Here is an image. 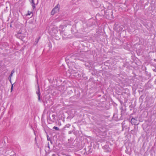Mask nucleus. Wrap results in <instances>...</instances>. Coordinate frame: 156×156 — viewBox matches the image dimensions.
Listing matches in <instances>:
<instances>
[{
    "instance_id": "f8f14e48",
    "label": "nucleus",
    "mask_w": 156,
    "mask_h": 156,
    "mask_svg": "<svg viewBox=\"0 0 156 156\" xmlns=\"http://www.w3.org/2000/svg\"><path fill=\"white\" fill-rule=\"evenodd\" d=\"M12 77V76H9V80L11 83V77Z\"/></svg>"
},
{
    "instance_id": "a211bd4d",
    "label": "nucleus",
    "mask_w": 156,
    "mask_h": 156,
    "mask_svg": "<svg viewBox=\"0 0 156 156\" xmlns=\"http://www.w3.org/2000/svg\"><path fill=\"white\" fill-rule=\"evenodd\" d=\"M47 140H49V139L48 136V135L47 136Z\"/></svg>"
},
{
    "instance_id": "9d476101",
    "label": "nucleus",
    "mask_w": 156,
    "mask_h": 156,
    "mask_svg": "<svg viewBox=\"0 0 156 156\" xmlns=\"http://www.w3.org/2000/svg\"><path fill=\"white\" fill-rule=\"evenodd\" d=\"M119 29H117V30H118L119 31L122 30V27H120V26H119Z\"/></svg>"
},
{
    "instance_id": "423d86ee",
    "label": "nucleus",
    "mask_w": 156,
    "mask_h": 156,
    "mask_svg": "<svg viewBox=\"0 0 156 156\" xmlns=\"http://www.w3.org/2000/svg\"><path fill=\"white\" fill-rule=\"evenodd\" d=\"M16 36L18 38L20 39H22L23 38L22 36H21V34L20 33H18L16 34Z\"/></svg>"
},
{
    "instance_id": "4468645a",
    "label": "nucleus",
    "mask_w": 156,
    "mask_h": 156,
    "mask_svg": "<svg viewBox=\"0 0 156 156\" xmlns=\"http://www.w3.org/2000/svg\"><path fill=\"white\" fill-rule=\"evenodd\" d=\"M77 54H75V55H72V56H71V58H74V57H75V56H76V55H77Z\"/></svg>"
},
{
    "instance_id": "f257e3e1",
    "label": "nucleus",
    "mask_w": 156,
    "mask_h": 156,
    "mask_svg": "<svg viewBox=\"0 0 156 156\" xmlns=\"http://www.w3.org/2000/svg\"><path fill=\"white\" fill-rule=\"evenodd\" d=\"M60 7V5H59L58 4L51 11V15H54L55 13L58 12L59 10Z\"/></svg>"
},
{
    "instance_id": "39448f33",
    "label": "nucleus",
    "mask_w": 156,
    "mask_h": 156,
    "mask_svg": "<svg viewBox=\"0 0 156 156\" xmlns=\"http://www.w3.org/2000/svg\"><path fill=\"white\" fill-rule=\"evenodd\" d=\"M29 1L31 3V5L32 6L33 9H34L35 8V5L34 3V0H29Z\"/></svg>"
},
{
    "instance_id": "f03ea898",
    "label": "nucleus",
    "mask_w": 156,
    "mask_h": 156,
    "mask_svg": "<svg viewBox=\"0 0 156 156\" xmlns=\"http://www.w3.org/2000/svg\"><path fill=\"white\" fill-rule=\"evenodd\" d=\"M63 38H66L68 36V34L65 30L62 31L60 32Z\"/></svg>"
},
{
    "instance_id": "2eb2a0df",
    "label": "nucleus",
    "mask_w": 156,
    "mask_h": 156,
    "mask_svg": "<svg viewBox=\"0 0 156 156\" xmlns=\"http://www.w3.org/2000/svg\"><path fill=\"white\" fill-rule=\"evenodd\" d=\"M70 126V125L67 124L66 126V127L67 128H69Z\"/></svg>"
},
{
    "instance_id": "f3484780",
    "label": "nucleus",
    "mask_w": 156,
    "mask_h": 156,
    "mask_svg": "<svg viewBox=\"0 0 156 156\" xmlns=\"http://www.w3.org/2000/svg\"><path fill=\"white\" fill-rule=\"evenodd\" d=\"M72 133V131H70L69 132V134H70Z\"/></svg>"
},
{
    "instance_id": "1a4fd4ad",
    "label": "nucleus",
    "mask_w": 156,
    "mask_h": 156,
    "mask_svg": "<svg viewBox=\"0 0 156 156\" xmlns=\"http://www.w3.org/2000/svg\"><path fill=\"white\" fill-rule=\"evenodd\" d=\"M53 129H54L56 130H59V128H58L57 127H56V126H55L53 127Z\"/></svg>"
},
{
    "instance_id": "20e7f679",
    "label": "nucleus",
    "mask_w": 156,
    "mask_h": 156,
    "mask_svg": "<svg viewBox=\"0 0 156 156\" xmlns=\"http://www.w3.org/2000/svg\"><path fill=\"white\" fill-rule=\"evenodd\" d=\"M131 122L132 124L136 125L137 124V120L135 118H133L131 119Z\"/></svg>"
},
{
    "instance_id": "ddd939ff",
    "label": "nucleus",
    "mask_w": 156,
    "mask_h": 156,
    "mask_svg": "<svg viewBox=\"0 0 156 156\" xmlns=\"http://www.w3.org/2000/svg\"><path fill=\"white\" fill-rule=\"evenodd\" d=\"M13 84H12V86H11V92H12L13 90Z\"/></svg>"
},
{
    "instance_id": "9b49d317",
    "label": "nucleus",
    "mask_w": 156,
    "mask_h": 156,
    "mask_svg": "<svg viewBox=\"0 0 156 156\" xmlns=\"http://www.w3.org/2000/svg\"><path fill=\"white\" fill-rule=\"evenodd\" d=\"M52 117L53 118V119L54 120L55 119V115H52Z\"/></svg>"
},
{
    "instance_id": "6e6552de",
    "label": "nucleus",
    "mask_w": 156,
    "mask_h": 156,
    "mask_svg": "<svg viewBox=\"0 0 156 156\" xmlns=\"http://www.w3.org/2000/svg\"><path fill=\"white\" fill-rule=\"evenodd\" d=\"M15 72V71L13 69V70L11 72V74H10V75H9V76H12V75L13 74V73Z\"/></svg>"
},
{
    "instance_id": "6ab92c4d",
    "label": "nucleus",
    "mask_w": 156,
    "mask_h": 156,
    "mask_svg": "<svg viewBox=\"0 0 156 156\" xmlns=\"http://www.w3.org/2000/svg\"><path fill=\"white\" fill-rule=\"evenodd\" d=\"M36 137L35 138V141H36Z\"/></svg>"
},
{
    "instance_id": "0eeeda50",
    "label": "nucleus",
    "mask_w": 156,
    "mask_h": 156,
    "mask_svg": "<svg viewBox=\"0 0 156 156\" xmlns=\"http://www.w3.org/2000/svg\"><path fill=\"white\" fill-rule=\"evenodd\" d=\"M40 38V37H39L38 38L36 39L34 43V44L35 45L36 44L38 43Z\"/></svg>"
},
{
    "instance_id": "7ed1b4c3",
    "label": "nucleus",
    "mask_w": 156,
    "mask_h": 156,
    "mask_svg": "<svg viewBox=\"0 0 156 156\" xmlns=\"http://www.w3.org/2000/svg\"><path fill=\"white\" fill-rule=\"evenodd\" d=\"M36 94H37V96H38V100L39 101H41V100L40 99V95L41 93L40 91V89L39 88V87H38V89L36 91Z\"/></svg>"
},
{
    "instance_id": "dca6fc26",
    "label": "nucleus",
    "mask_w": 156,
    "mask_h": 156,
    "mask_svg": "<svg viewBox=\"0 0 156 156\" xmlns=\"http://www.w3.org/2000/svg\"><path fill=\"white\" fill-rule=\"evenodd\" d=\"M32 13V12H28V13L27 14V15H30V14Z\"/></svg>"
}]
</instances>
